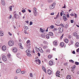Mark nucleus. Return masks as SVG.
I'll return each instance as SVG.
<instances>
[{
    "mask_svg": "<svg viewBox=\"0 0 79 79\" xmlns=\"http://www.w3.org/2000/svg\"><path fill=\"white\" fill-rule=\"evenodd\" d=\"M56 4V3L55 2H54L52 3V5H50L49 6L50 10H52V9H53L54 8H55V6Z\"/></svg>",
    "mask_w": 79,
    "mask_h": 79,
    "instance_id": "obj_1",
    "label": "nucleus"
},
{
    "mask_svg": "<svg viewBox=\"0 0 79 79\" xmlns=\"http://www.w3.org/2000/svg\"><path fill=\"white\" fill-rule=\"evenodd\" d=\"M8 45L9 46H13L14 45V41L12 40H10L8 42Z\"/></svg>",
    "mask_w": 79,
    "mask_h": 79,
    "instance_id": "obj_2",
    "label": "nucleus"
},
{
    "mask_svg": "<svg viewBox=\"0 0 79 79\" xmlns=\"http://www.w3.org/2000/svg\"><path fill=\"white\" fill-rule=\"evenodd\" d=\"M58 30V33H62L63 31V28L62 27H59Z\"/></svg>",
    "mask_w": 79,
    "mask_h": 79,
    "instance_id": "obj_3",
    "label": "nucleus"
},
{
    "mask_svg": "<svg viewBox=\"0 0 79 79\" xmlns=\"http://www.w3.org/2000/svg\"><path fill=\"white\" fill-rule=\"evenodd\" d=\"M27 55L28 56H31V55L30 54L31 51L29 49H27L26 51Z\"/></svg>",
    "mask_w": 79,
    "mask_h": 79,
    "instance_id": "obj_4",
    "label": "nucleus"
},
{
    "mask_svg": "<svg viewBox=\"0 0 79 79\" xmlns=\"http://www.w3.org/2000/svg\"><path fill=\"white\" fill-rule=\"evenodd\" d=\"M12 51L14 53H16V52H18V49L16 48H14L12 49Z\"/></svg>",
    "mask_w": 79,
    "mask_h": 79,
    "instance_id": "obj_5",
    "label": "nucleus"
},
{
    "mask_svg": "<svg viewBox=\"0 0 79 79\" xmlns=\"http://www.w3.org/2000/svg\"><path fill=\"white\" fill-rule=\"evenodd\" d=\"M10 56H11V55L9 53L7 54V57L8 58V59L10 61H12V60H13V59L11 58H10Z\"/></svg>",
    "mask_w": 79,
    "mask_h": 79,
    "instance_id": "obj_6",
    "label": "nucleus"
},
{
    "mask_svg": "<svg viewBox=\"0 0 79 79\" xmlns=\"http://www.w3.org/2000/svg\"><path fill=\"white\" fill-rule=\"evenodd\" d=\"M35 62H36V63L38 64H40L41 63L40 60L39 59L36 60H35Z\"/></svg>",
    "mask_w": 79,
    "mask_h": 79,
    "instance_id": "obj_7",
    "label": "nucleus"
},
{
    "mask_svg": "<svg viewBox=\"0 0 79 79\" xmlns=\"http://www.w3.org/2000/svg\"><path fill=\"white\" fill-rule=\"evenodd\" d=\"M2 60L3 61H6V60H7L6 59V57L5 56H3L2 57Z\"/></svg>",
    "mask_w": 79,
    "mask_h": 79,
    "instance_id": "obj_8",
    "label": "nucleus"
},
{
    "mask_svg": "<svg viewBox=\"0 0 79 79\" xmlns=\"http://www.w3.org/2000/svg\"><path fill=\"white\" fill-rule=\"evenodd\" d=\"M63 18L64 21H66L68 20V19L66 18V16L65 15H63Z\"/></svg>",
    "mask_w": 79,
    "mask_h": 79,
    "instance_id": "obj_9",
    "label": "nucleus"
},
{
    "mask_svg": "<svg viewBox=\"0 0 79 79\" xmlns=\"http://www.w3.org/2000/svg\"><path fill=\"white\" fill-rule=\"evenodd\" d=\"M4 35V33L2 31H0V36L2 37Z\"/></svg>",
    "mask_w": 79,
    "mask_h": 79,
    "instance_id": "obj_10",
    "label": "nucleus"
},
{
    "mask_svg": "<svg viewBox=\"0 0 79 79\" xmlns=\"http://www.w3.org/2000/svg\"><path fill=\"white\" fill-rule=\"evenodd\" d=\"M2 50H3V51H5V50H6V47L5 45L3 46L2 47Z\"/></svg>",
    "mask_w": 79,
    "mask_h": 79,
    "instance_id": "obj_11",
    "label": "nucleus"
},
{
    "mask_svg": "<svg viewBox=\"0 0 79 79\" xmlns=\"http://www.w3.org/2000/svg\"><path fill=\"white\" fill-rule=\"evenodd\" d=\"M60 72L59 71H57V72H56V76L57 77H60Z\"/></svg>",
    "mask_w": 79,
    "mask_h": 79,
    "instance_id": "obj_12",
    "label": "nucleus"
},
{
    "mask_svg": "<svg viewBox=\"0 0 79 79\" xmlns=\"http://www.w3.org/2000/svg\"><path fill=\"white\" fill-rule=\"evenodd\" d=\"M39 51H40V53H43L44 52V51H43L42 48L41 47L39 48Z\"/></svg>",
    "mask_w": 79,
    "mask_h": 79,
    "instance_id": "obj_13",
    "label": "nucleus"
},
{
    "mask_svg": "<svg viewBox=\"0 0 79 79\" xmlns=\"http://www.w3.org/2000/svg\"><path fill=\"white\" fill-rule=\"evenodd\" d=\"M33 15L35 16H37V12L36 11H33Z\"/></svg>",
    "mask_w": 79,
    "mask_h": 79,
    "instance_id": "obj_14",
    "label": "nucleus"
},
{
    "mask_svg": "<svg viewBox=\"0 0 79 79\" xmlns=\"http://www.w3.org/2000/svg\"><path fill=\"white\" fill-rule=\"evenodd\" d=\"M52 71L50 70V69H48V74L50 75L51 74H52Z\"/></svg>",
    "mask_w": 79,
    "mask_h": 79,
    "instance_id": "obj_15",
    "label": "nucleus"
},
{
    "mask_svg": "<svg viewBox=\"0 0 79 79\" xmlns=\"http://www.w3.org/2000/svg\"><path fill=\"white\" fill-rule=\"evenodd\" d=\"M73 35L75 37H77V33L76 32H74L73 33Z\"/></svg>",
    "mask_w": 79,
    "mask_h": 79,
    "instance_id": "obj_16",
    "label": "nucleus"
},
{
    "mask_svg": "<svg viewBox=\"0 0 79 79\" xmlns=\"http://www.w3.org/2000/svg\"><path fill=\"white\" fill-rule=\"evenodd\" d=\"M20 72H21V69H17L16 71V73H19Z\"/></svg>",
    "mask_w": 79,
    "mask_h": 79,
    "instance_id": "obj_17",
    "label": "nucleus"
},
{
    "mask_svg": "<svg viewBox=\"0 0 79 79\" xmlns=\"http://www.w3.org/2000/svg\"><path fill=\"white\" fill-rule=\"evenodd\" d=\"M49 64L50 65L52 66V65H53V61H52L51 60L49 62Z\"/></svg>",
    "mask_w": 79,
    "mask_h": 79,
    "instance_id": "obj_18",
    "label": "nucleus"
},
{
    "mask_svg": "<svg viewBox=\"0 0 79 79\" xmlns=\"http://www.w3.org/2000/svg\"><path fill=\"white\" fill-rule=\"evenodd\" d=\"M30 42L31 41L29 40H28L27 41V44L29 45H31V44H30Z\"/></svg>",
    "mask_w": 79,
    "mask_h": 79,
    "instance_id": "obj_19",
    "label": "nucleus"
},
{
    "mask_svg": "<svg viewBox=\"0 0 79 79\" xmlns=\"http://www.w3.org/2000/svg\"><path fill=\"white\" fill-rule=\"evenodd\" d=\"M53 44L54 45H57V41H55L53 42Z\"/></svg>",
    "mask_w": 79,
    "mask_h": 79,
    "instance_id": "obj_20",
    "label": "nucleus"
},
{
    "mask_svg": "<svg viewBox=\"0 0 79 79\" xmlns=\"http://www.w3.org/2000/svg\"><path fill=\"white\" fill-rule=\"evenodd\" d=\"M48 48V46L47 45H44L43 47V49H47V48Z\"/></svg>",
    "mask_w": 79,
    "mask_h": 79,
    "instance_id": "obj_21",
    "label": "nucleus"
},
{
    "mask_svg": "<svg viewBox=\"0 0 79 79\" xmlns=\"http://www.w3.org/2000/svg\"><path fill=\"white\" fill-rule=\"evenodd\" d=\"M19 48H21V49H23V46H22V44H21V43L19 44Z\"/></svg>",
    "mask_w": 79,
    "mask_h": 79,
    "instance_id": "obj_22",
    "label": "nucleus"
},
{
    "mask_svg": "<svg viewBox=\"0 0 79 79\" xmlns=\"http://www.w3.org/2000/svg\"><path fill=\"white\" fill-rule=\"evenodd\" d=\"M12 7H13V6H10L9 7V10L10 11H12Z\"/></svg>",
    "mask_w": 79,
    "mask_h": 79,
    "instance_id": "obj_23",
    "label": "nucleus"
},
{
    "mask_svg": "<svg viewBox=\"0 0 79 79\" xmlns=\"http://www.w3.org/2000/svg\"><path fill=\"white\" fill-rule=\"evenodd\" d=\"M14 18L15 19H18V18H17V14H14Z\"/></svg>",
    "mask_w": 79,
    "mask_h": 79,
    "instance_id": "obj_24",
    "label": "nucleus"
},
{
    "mask_svg": "<svg viewBox=\"0 0 79 79\" xmlns=\"http://www.w3.org/2000/svg\"><path fill=\"white\" fill-rule=\"evenodd\" d=\"M49 35H51V36H53V34L52 32H50L49 33Z\"/></svg>",
    "mask_w": 79,
    "mask_h": 79,
    "instance_id": "obj_25",
    "label": "nucleus"
},
{
    "mask_svg": "<svg viewBox=\"0 0 79 79\" xmlns=\"http://www.w3.org/2000/svg\"><path fill=\"white\" fill-rule=\"evenodd\" d=\"M67 79H71V77L70 75H68L67 76Z\"/></svg>",
    "mask_w": 79,
    "mask_h": 79,
    "instance_id": "obj_26",
    "label": "nucleus"
},
{
    "mask_svg": "<svg viewBox=\"0 0 79 79\" xmlns=\"http://www.w3.org/2000/svg\"><path fill=\"white\" fill-rule=\"evenodd\" d=\"M2 4L3 5H5V1L4 0H1Z\"/></svg>",
    "mask_w": 79,
    "mask_h": 79,
    "instance_id": "obj_27",
    "label": "nucleus"
},
{
    "mask_svg": "<svg viewBox=\"0 0 79 79\" xmlns=\"http://www.w3.org/2000/svg\"><path fill=\"white\" fill-rule=\"evenodd\" d=\"M75 45L76 47H79V42H77L75 44Z\"/></svg>",
    "mask_w": 79,
    "mask_h": 79,
    "instance_id": "obj_28",
    "label": "nucleus"
},
{
    "mask_svg": "<svg viewBox=\"0 0 79 79\" xmlns=\"http://www.w3.org/2000/svg\"><path fill=\"white\" fill-rule=\"evenodd\" d=\"M64 41L65 43H66L67 44L68 43V42H69V41H68V40L67 39H65Z\"/></svg>",
    "mask_w": 79,
    "mask_h": 79,
    "instance_id": "obj_29",
    "label": "nucleus"
},
{
    "mask_svg": "<svg viewBox=\"0 0 79 79\" xmlns=\"http://www.w3.org/2000/svg\"><path fill=\"white\" fill-rule=\"evenodd\" d=\"M64 44V43H60V45L61 46V47H63Z\"/></svg>",
    "mask_w": 79,
    "mask_h": 79,
    "instance_id": "obj_30",
    "label": "nucleus"
},
{
    "mask_svg": "<svg viewBox=\"0 0 79 79\" xmlns=\"http://www.w3.org/2000/svg\"><path fill=\"white\" fill-rule=\"evenodd\" d=\"M42 68L43 71H44L45 72V73H46V70L45 69V67H44L43 66Z\"/></svg>",
    "mask_w": 79,
    "mask_h": 79,
    "instance_id": "obj_31",
    "label": "nucleus"
},
{
    "mask_svg": "<svg viewBox=\"0 0 79 79\" xmlns=\"http://www.w3.org/2000/svg\"><path fill=\"white\" fill-rule=\"evenodd\" d=\"M75 68H76V66H73L72 67V70H74L75 69Z\"/></svg>",
    "mask_w": 79,
    "mask_h": 79,
    "instance_id": "obj_32",
    "label": "nucleus"
},
{
    "mask_svg": "<svg viewBox=\"0 0 79 79\" xmlns=\"http://www.w3.org/2000/svg\"><path fill=\"white\" fill-rule=\"evenodd\" d=\"M46 37L47 39H49V38L50 37V36H49V35H48V34H47L46 35Z\"/></svg>",
    "mask_w": 79,
    "mask_h": 79,
    "instance_id": "obj_33",
    "label": "nucleus"
},
{
    "mask_svg": "<svg viewBox=\"0 0 79 79\" xmlns=\"http://www.w3.org/2000/svg\"><path fill=\"white\" fill-rule=\"evenodd\" d=\"M35 49L37 52H39V48H37V47H35Z\"/></svg>",
    "mask_w": 79,
    "mask_h": 79,
    "instance_id": "obj_34",
    "label": "nucleus"
},
{
    "mask_svg": "<svg viewBox=\"0 0 79 79\" xmlns=\"http://www.w3.org/2000/svg\"><path fill=\"white\" fill-rule=\"evenodd\" d=\"M58 17H59V14H58L56 16V17L54 18V19H57L58 18Z\"/></svg>",
    "mask_w": 79,
    "mask_h": 79,
    "instance_id": "obj_35",
    "label": "nucleus"
},
{
    "mask_svg": "<svg viewBox=\"0 0 79 79\" xmlns=\"http://www.w3.org/2000/svg\"><path fill=\"white\" fill-rule=\"evenodd\" d=\"M48 58H52V56L51 55H49L48 56Z\"/></svg>",
    "mask_w": 79,
    "mask_h": 79,
    "instance_id": "obj_36",
    "label": "nucleus"
},
{
    "mask_svg": "<svg viewBox=\"0 0 79 79\" xmlns=\"http://www.w3.org/2000/svg\"><path fill=\"white\" fill-rule=\"evenodd\" d=\"M30 76L31 77H33V75H32V73H30Z\"/></svg>",
    "mask_w": 79,
    "mask_h": 79,
    "instance_id": "obj_37",
    "label": "nucleus"
},
{
    "mask_svg": "<svg viewBox=\"0 0 79 79\" xmlns=\"http://www.w3.org/2000/svg\"><path fill=\"white\" fill-rule=\"evenodd\" d=\"M40 30L41 32H44V30L42 29V28H40Z\"/></svg>",
    "mask_w": 79,
    "mask_h": 79,
    "instance_id": "obj_38",
    "label": "nucleus"
},
{
    "mask_svg": "<svg viewBox=\"0 0 79 79\" xmlns=\"http://www.w3.org/2000/svg\"><path fill=\"white\" fill-rule=\"evenodd\" d=\"M50 28L51 29H53V28H54V26L53 25H51L50 26Z\"/></svg>",
    "mask_w": 79,
    "mask_h": 79,
    "instance_id": "obj_39",
    "label": "nucleus"
},
{
    "mask_svg": "<svg viewBox=\"0 0 79 79\" xmlns=\"http://www.w3.org/2000/svg\"><path fill=\"white\" fill-rule=\"evenodd\" d=\"M21 74H25L26 73V72L25 71H22L21 72Z\"/></svg>",
    "mask_w": 79,
    "mask_h": 79,
    "instance_id": "obj_40",
    "label": "nucleus"
},
{
    "mask_svg": "<svg viewBox=\"0 0 79 79\" xmlns=\"http://www.w3.org/2000/svg\"><path fill=\"white\" fill-rule=\"evenodd\" d=\"M46 53H50V50L47 49L46 51Z\"/></svg>",
    "mask_w": 79,
    "mask_h": 79,
    "instance_id": "obj_41",
    "label": "nucleus"
},
{
    "mask_svg": "<svg viewBox=\"0 0 79 79\" xmlns=\"http://www.w3.org/2000/svg\"><path fill=\"white\" fill-rule=\"evenodd\" d=\"M64 27L65 28H68V24H66Z\"/></svg>",
    "mask_w": 79,
    "mask_h": 79,
    "instance_id": "obj_42",
    "label": "nucleus"
},
{
    "mask_svg": "<svg viewBox=\"0 0 79 79\" xmlns=\"http://www.w3.org/2000/svg\"><path fill=\"white\" fill-rule=\"evenodd\" d=\"M34 10H33V11L37 12V9H36V8H35V7H34Z\"/></svg>",
    "mask_w": 79,
    "mask_h": 79,
    "instance_id": "obj_43",
    "label": "nucleus"
},
{
    "mask_svg": "<svg viewBox=\"0 0 79 79\" xmlns=\"http://www.w3.org/2000/svg\"><path fill=\"white\" fill-rule=\"evenodd\" d=\"M43 44H47V42L46 41H44L43 42Z\"/></svg>",
    "mask_w": 79,
    "mask_h": 79,
    "instance_id": "obj_44",
    "label": "nucleus"
},
{
    "mask_svg": "<svg viewBox=\"0 0 79 79\" xmlns=\"http://www.w3.org/2000/svg\"><path fill=\"white\" fill-rule=\"evenodd\" d=\"M75 64H76V65H79V62H75Z\"/></svg>",
    "mask_w": 79,
    "mask_h": 79,
    "instance_id": "obj_45",
    "label": "nucleus"
},
{
    "mask_svg": "<svg viewBox=\"0 0 79 79\" xmlns=\"http://www.w3.org/2000/svg\"><path fill=\"white\" fill-rule=\"evenodd\" d=\"M69 62H71V63H74V61H73V60H69Z\"/></svg>",
    "mask_w": 79,
    "mask_h": 79,
    "instance_id": "obj_46",
    "label": "nucleus"
},
{
    "mask_svg": "<svg viewBox=\"0 0 79 79\" xmlns=\"http://www.w3.org/2000/svg\"><path fill=\"white\" fill-rule=\"evenodd\" d=\"M59 26H62V27H64V25H63V24L62 23L60 24Z\"/></svg>",
    "mask_w": 79,
    "mask_h": 79,
    "instance_id": "obj_47",
    "label": "nucleus"
},
{
    "mask_svg": "<svg viewBox=\"0 0 79 79\" xmlns=\"http://www.w3.org/2000/svg\"><path fill=\"white\" fill-rule=\"evenodd\" d=\"M41 37H43V38H45V35L42 34L41 35Z\"/></svg>",
    "mask_w": 79,
    "mask_h": 79,
    "instance_id": "obj_48",
    "label": "nucleus"
},
{
    "mask_svg": "<svg viewBox=\"0 0 79 79\" xmlns=\"http://www.w3.org/2000/svg\"><path fill=\"white\" fill-rule=\"evenodd\" d=\"M70 22L71 23H74V21L73 20H71Z\"/></svg>",
    "mask_w": 79,
    "mask_h": 79,
    "instance_id": "obj_49",
    "label": "nucleus"
},
{
    "mask_svg": "<svg viewBox=\"0 0 79 79\" xmlns=\"http://www.w3.org/2000/svg\"><path fill=\"white\" fill-rule=\"evenodd\" d=\"M63 35H64V34H63L62 35V36L60 37V39H61L62 38H63Z\"/></svg>",
    "mask_w": 79,
    "mask_h": 79,
    "instance_id": "obj_50",
    "label": "nucleus"
},
{
    "mask_svg": "<svg viewBox=\"0 0 79 79\" xmlns=\"http://www.w3.org/2000/svg\"><path fill=\"white\" fill-rule=\"evenodd\" d=\"M66 5L64 4V6L62 7V8H66Z\"/></svg>",
    "mask_w": 79,
    "mask_h": 79,
    "instance_id": "obj_51",
    "label": "nucleus"
},
{
    "mask_svg": "<svg viewBox=\"0 0 79 79\" xmlns=\"http://www.w3.org/2000/svg\"><path fill=\"white\" fill-rule=\"evenodd\" d=\"M8 34H9V35L10 36H11V35H12V34L10 33V32H8Z\"/></svg>",
    "mask_w": 79,
    "mask_h": 79,
    "instance_id": "obj_52",
    "label": "nucleus"
},
{
    "mask_svg": "<svg viewBox=\"0 0 79 79\" xmlns=\"http://www.w3.org/2000/svg\"><path fill=\"white\" fill-rule=\"evenodd\" d=\"M30 25H32V22H30Z\"/></svg>",
    "mask_w": 79,
    "mask_h": 79,
    "instance_id": "obj_53",
    "label": "nucleus"
},
{
    "mask_svg": "<svg viewBox=\"0 0 79 79\" xmlns=\"http://www.w3.org/2000/svg\"><path fill=\"white\" fill-rule=\"evenodd\" d=\"M16 11H14L13 12V14H14V15L15 14H16Z\"/></svg>",
    "mask_w": 79,
    "mask_h": 79,
    "instance_id": "obj_54",
    "label": "nucleus"
},
{
    "mask_svg": "<svg viewBox=\"0 0 79 79\" xmlns=\"http://www.w3.org/2000/svg\"><path fill=\"white\" fill-rule=\"evenodd\" d=\"M26 12V10L24 9V10H22V12H23V13H24V12Z\"/></svg>",
    "mask_w": 79,
    "mask_h": 79,
    "instance_id": "obj_55",
    "label": "nucleus"
},
{
    "mask_svg": "<svg viewBox=\"0 0 79 79\" xmlns=\"http://www.w3.org/2000/svg\"><path fill=\"white\" fill-rule=\"evenodd\" d=\"M66 17H67V18H69V14H67Z\"/></svg>",
    "mask_w": 79,
    "mask_h": 79,
    "instance_id": "obj_56",
    "label": "nucleus"
},
{
    "mask_svg": "<svg viewBox=\"0 0 79 79\" xmlns=\"http://www.w3.org/2000/svg\"><path fill=\"white\" fill-rule=\"evenodd\" d=\"M68 37L69 39H71V35H69L68 36Z\"/></svg>",
    "mask_w": 79,
    "mask_h": 79,
    "instance_id": "obj_57",
    "label": "nucleus"
},
{
    "mask_svg": "<svg viewBox=\"0 0 79 79\" xmlns=\"http://www.w3.org/2000/svg\"><path fill=\"white\" fill-rule=\"evenodd\" d=\"M55 14L54 13V12H52V13H51L50 15H54Z\"/></svg>",
    "mask_w": 79,
    "mask_h": 79,
    "instance_id": "obj_58",
    "label": "nucleus"
},
{
    "mask_svg": "<svg viewBox=\"0 0 79 79\" xmlns=\"http://www.w3.org/2000/svg\"><path fill=\"white\" fill-rule=\"evenodd\" d=\"M12 18V15H10V17H9V19H11V18Z\"/></svg>",
    "mask_w": 79,
    "mask_h": 79,
    "instance_id": "obj_59",
    "label": "nucleus"
},
{
    "mask_svg": "<svg viewBox=\"0 0 79 79\" xmlns=\"http://www.w3.org/2000/svg\"><path fill=\"white\" fill-rule=\"evenodd\" d=\"M64 65H65V66H67V65H68V63H64Z\"/></svg>",
    "mask_w": 79,
    "mask_h": 79,
    "instance_id": "obj_60",
    "label": "nucleus"
},
{
    "mask_svg": "<svg viewBox=\"0 0 79 79\" xmlns=\"http://www.w3.org/2000/svg\"><path fill=\"white\" fill-rule=\"evenodd\" d=\"M48 2H52V0H48Z\"/></svg>",
    "mask_w": 79,
    "mask_h": 79,
    "instance_id": "obj_61",
    "label": "nucleus"
},
{
    "mask_svg": "<svg viewBox=\"0 0 79 79\" xmlns=\"http://www.w3.org/2000/svg\"><path fill=\"white\" fill-rule=\"evenodd\" d=\"M28 11L29 13H31V10H30L28 9Z\"/></svg>",
    "mask_w": 79,
    "mask_h": 79,
    "instance_id": "obj_62",
    "label": "nucleus"
},
{
    "mask_svg": "<svg viewBox=\"0 0 79 79\" xmlns=\"http://www.w3.org/2000/svg\"><path fill=\"white\" fill-rule=\"evenodd\" d=\"M77 39H79V36L78 35H77V36H76Z\"/></svg>",
    "mask_w": 79,
    "mask_h": 79,
    "instance_id": "obj_63",
    "label": "nucleus"
},
{
    "mask_svg": "<svg viewBox=\"0 0 79 79\" xmlns=\"http://www.w3.org/2000/svg\"><path fill=\"white\" fill-rule=\"evenodd\" d=\"M77 52H79V48L77 50Z\"/></svg>",
    "mask_w": 79,
    "mask_h": 79,
    "instance_id": "obj_64",
    "label": "nucleus"
}]
</instances>
